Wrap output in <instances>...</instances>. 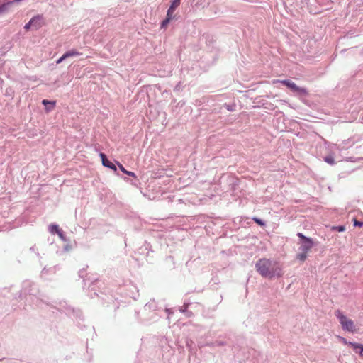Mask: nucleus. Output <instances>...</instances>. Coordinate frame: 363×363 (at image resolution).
I'll return each instance as SVG.
<instances>
[{
  "label": "nucleus",
  "instance_id": "f257e3e1",
  "mask_svg": "<svg viewBox=\"0 0 363 363\" xmlns=\"http://www.w3.org/2000/svg\"><path fill=\"white\" fill-rule=\"evenodd\" d=\"M255 269L262 277L270 279L283 275L281 266L274 259H259L255 264Z\"/></svg>",
  "mask_w": 363,
  "mask_h": 363
},
{
  "label": "nucleus",
  "instance_id": "f03ea898",
  "mask_svg": "<svg viewBox=\"0 0 363 363\" xmlns=\"http://www.w3.org/2000/svg\"><path fill=\"white\" fill-rule=\"evenodd\" d=\"M297 236L301 239L299 242L300 252L296 255V259L304 262L307 258V254L313 247L314 242L311 238L305 236L302 233H298Z\"/></svg>",
  "mask_w": 363,
  "mask_h": 363
},
{
  "label": "nucleus",
  "instance_id": "7ed1b4c3",
  "mask_svg": "<svg viewBox=\"0 0 363 363\" xmlns=\"http://www.w3.org/2000/svg\"><path fill=\"white\" fill-rule=\"evenodd\" d=\"M335 315L338 319L342 329L344 331L350 333H354L356 331V327L354 324V322L351 319L348 318L346 315H345L340 310L335 311Z\"/></svg>",
  "mask_w": 363,
  "mask_h": 363
},
{
  "label": "nucleus",
  "instance_id": "20e7f679",
  "mask_svg": "<svg viewBox=\"0 0 363 363\" xmlns=\"http://www.w3.org/2000/svg\"><path fill=\"white\" fill-rule=\"evenodd\" d=\"M280 82L286 86L293 92L298 93L301 95H306L308 94V91L305 88L298 86L294 82L289 79L281 80Z\"/></svg>",
  "mask_w": 363,
  "mask_h": 363
},
{
  "label": "nucleus",
  "instance_id": "39448f33",
  "mask_svg": "<svg viewBox=\"0 0 363 363\" xmlns=\"http://www.w3.org/2000/svg\"><path fill=\"white\" fill-rule=\"evenodd\" d=\"M99 156H100V158L101 160V162H102L103 166H104L106 167H108V168H109L111 169H113L114 171H116V165L108 160L106 155L104 153L101 152L99 154Z\"/></svg>",
  "mask_w": 363,
  "mask_h": 363
},
{
  "label": "nucleus",
  "instance_id": "423d86ee",
  "mask_svg": "<svg viewBox=\"0 0 363 363\" xmlns=\"http://www.w3.org/2000/svg\"><path fill=\"white\" fill-rule=\"evenodd\" d=\"M350 346L352 348L355 353L363 355V344L352 342L350 343Z\"/></svg>",
  "mask_w": 363,
  "mask_h": 363
},
{
  "label": "nucleus",
  "instance_id": "0eeeda50",
  "mask_svg": "<svg viewBox=\"0 0 363 363\" xmlns=\"http://www.w3.org/2000/svg\"><path fill=\"white\" fill-rule=\"evenodd\" d=\"M30 21H33L32 27L35 30H38L42 26V17L39 15L33 17Z\"/></svg>",
  "mask_w": 363,
  "mask_h": 363
},
{
  "label": "nucleus",
  "instance_id": "6e6552de",
  "mask_svg": "<svg viewBox=\"0 0 363 363\" xmlns=\"http://www.w3.org/2000/svg\"><path fill=\"white\" fill-rule=\"evenodd\" d=\"M180 1L181 0H173L172 1L170 6L167 12V16H174V11L176 9V8H177L178 6L179 5Z\"/></svg>",
  "mask_w": 363,
  "mask_h": 363
},
{
  "label": "nucleus",
  "instance_id": "1a4fd4ad",
  "mask_svg": "<svg viewBox=\"0 0 363 363\" xmlns=\"http://www.w3.org/2000/svg\"><path fill=\"white\" fill-rule=\"evenodd\" d=\"M21 1V0H12V1H8L6 4H3L0 5V14L8 10V8L9 6L15 4H18Z\"/></svg>",
  "mask_w": 363,
  "mask_h": 363
},
{
  "label": "nucleus",
  "instance_id": "9d476101",
  "mask_svg": "<svg viewBox=\"0 0 363 363\" xmlns=\"http://www.w3.org/2000/svg\"><path fill=\"white\" fill-rule=\"evenodd\" d=\"M65 55L67 57V58H69V57H71L79 56V55H81V53L79 52H78L77 50L72 49V50H70L67 51L66 52H65Z\"/></svg>",
  "mask_w": 363,
  "mask_h": 363
},
{
  "label": "nucleus",
  "instance_id": "9b49d317",
  "mask_svg": "<svg viewBox=\"0 0 363 363\" xmlns=\"http://www.w3.org/2000/svg\"><path fill=\"white\" fill-rule=\"evenodd\" d=\"M348 141H344L342 144H333L332 148L333 150H337L339 152H342L344 150H346V147L345 146V144H346Z\"/></svg>",
  "mask_w": 363,
  "mask_h": 363
},
{
  "label": "nucleus",
  "instance_id": "f8f14e48",
  "mask_svg": "<svg viewBox=\"0 0 363 363\" xmlns=\"http://www.w3.org/2000/svg\"><path fill=\"white\" fill-rule=\"evenodd\" d=\"M48 230L51 234L57 233L58 231L60 230L58 225H57V224H50L48 227Z\"/></svg>",
  "mask_w": 363,
  "mask_h": 363
},
{
  "label": "nucleus",
  "instance_id": "ddd939ff",
  "mask_svg": "<svg viewBox=\"0 0 363 363\" xmlns=\"http://www.w3.org/2000/svg\"><path fill=\"white\" fill-rule=\"evenodd\" d=\"M174 18V16H167L164 20H163L161 23V28H164L168 25L169 21Z\"/></svg>",
  "mask_w": 363,
  "mask_h": 363
},
{
  "label": "nucleus",
  "instance_id": "4468645a",
  "mask_svg": "<svg viewBox=\"0 0 363 363\" xmlns=\"http://www.w3.org/2000/svg\"><path fill=\"white\" fill-rule=\"evenodd\" d=\"M117 163H118V165L119 167V169L124 174H125L127 175H129V176H131V177H135V174L134 172L126 170L122 164H121L119 162H117Z\"/></svg>",
  "mask_w": 363,
  "mask_h": 363
},
{
  "label": "nucleus",
  "instance_id": "2eb2a0df",
  "mask_svg": "<svg viewBox=\"0 0 363 363\" xmlns=\"http://www.w3.org/2000/svg\"><path fill=\"white\" fill-rule=\"evenodd\" d=\"M42 104L43 105H45V106H48V104L51 105L50 108H47L48 111H50L52 108H54V106L55 105V101H48L47 99H44V100H43Z\"/></svg>",
  "mask_w": 363,
  "mask_h": 363
},
{
  "label": "nucleus",
  "instance_id": "dca6fc26",
  "mask_svg": "<svg viewBox=\"0 0 363 363\" xmlns=\"http://www.w3.org/2000/svg\"><path fill=\"white\" fill-rule=\"evenodd\" d=\"M324 161L330 165H334L335 164V159L331 155L325 157Z\"/></svg>",
  "mask_w": 363,
  "mask_h": 363
},
{
  "label": "nucleus",
  "instance_id": "f3484780",
  "mask_svg": "<svg viewBox=\"0 0 363 363\" xmlns=\"http://www.w3.org/2000/svg\"><path fill=\"white\" fill-rule=\"evenodd\" d=\"M145 310H155L156 306L155 301H151L145 305Z\"/></svg>",
  "mask_w": 363,
  "mask_h": 363
},
{
  "label": "nucleus",
  "instance_id": "a211bd4d",
  "mask_svg": "<svg viewBox=\"0 0 363 363\" xmlns=\"http://www.w3.org/2000/svg\"><path fill=\"white\" fill-rule=\"evenodd\" d=\"M31 286V283H30V281H25V282L23 283V294H25V295H26V294H31V293H30V291H28V290H27V289H26V288H27V286Z\"/></svg>",
  "mask_w": 363,
  "mask_h": 363
},
{
  "label": "nucleus",
  "instance_id": "6ab92c4d",
  "mask_svg": "<svg viewBox=\"0 0 363 363\" xmlns=\"http://www.w3.org/2000/svg\"><path fill=\"white\" fill-rule=\"evenodd\" d=\"M345 160L352 162H357L363 160V157H350L345 159Z\"/></svg>",
  "mask_w": 363,
  "mask_h": 363
},
{
  "label": "nucleus",
  "instance_id": "aec40b11",
  "mask_svg": "<svg viewBox=\"0 0 363 363\" xmlns=\"http://www.w3.org/2000/svg\"><path fill=\"white\" fill-rule=\"evenodd\" d=\"M337 338L338 340L344 345H349L350 346V343H351V342L350 341H347L345 337H341V336H337Z\"/></svg>",
  "mask_w": 363,
  "mask_h": 363
},
{
  "label": "nucleus",
  "instance_id": "412c9836",
  "mask_svg": "<svg viewBox=\"0 0 363 363\" xmlns=\"http://www.w3.org/2000/svg\"><path fill=\"white\" fill-rule=\"evenodd\" d=\"M189 307V303H184L183 306H182L180 308H179V311L181 313H186V311H187V308Z\"/></svg>",
  "mask_w": 363,
  "mask_h": 363
},
{
  "label": "nucleus",
  "instance_id": "4be33fe9",
  "mask_svg": "<svg viewBox=\"0 0 363 363\" xmlns=\"http://www.w3.org/2000/svg\"><path fill=\"white\" fill-rule=\"evenodd\" d=\"M333 229L337 230L338 232H344L346 228L345 225H338L334 227Z\"/></svg>",
  "mask_w": 363,
  "mask_h": 363
},
{
  "label": "nucleus",
  "instance_id": "5701e85b",
  "mask_svg": "<svg viewBox=\"0 0 363 363\" xmlns=\"http://www.w3.org/2000/svg\"><path fill=\"white\" fill-rule=\"evenodd\" d=\"M58 235V236L60 237V238L63 240V241H66V238H65V236L64 235V233L62 232V230H60V231H58V233H57Z\"/></svg>",
  "mask_w": 363,
  "mask_h": 363
},
{
  "label": "nucleus",
  "instance_id": "b1692460",
  "mask_svg": "<svg viewBox=\"0 0 363 363\" xmlns=\"http://www.w3.org/2000/svg\"><path fill=\"white\" fill-rule=\"evenodd\" d=\"M33 23V21H29L25 26L24 29L28 30L32 27V23Z\"/></svg>",
  "mask_w": 363,
  "mask_h": 363
},
{
  "label": "nucleus",
  "instance_id": "393cba45",
  "mask_svg": "<svg viewBox=\"0 0 363 363\" xmlns=\"http://www.w3.org/2000/svg\"><path fill=\"white\" fill-rule=\"evenodd\" d=\"M253 220L259 225H264V222L262 220L257 218H254Z\"/></svg>",
  "mask_w": 363,
  "mask_h": 363
},
{
  "label": "nucleus",
  "instance_id": "a878e982",
  "mask_svg": "<svg viewBox=\"0 0 363 363\" xmlns=\"http://www.w3.org/2000/svg\"><path fill=\"white\" fill-rule=\"evenodd\" d=\"M65 59H67V57L65 56V53L57 60L56 63L60 64L62 61H64Z\"/></svg>",
  "mask_w": 363,
  "mask_h": 363
},
{
  "label": "nucleus",
  "instance_id": "bb28decb",
  "mask_svg": "<svg viewBox=\"0 0 363 363\" xmlns=\"http://www.w3.org/2000/svg\"><path fill=\"white\" fill-rule=\"evenodd\" d=\"M354 226H358V227H362L363 226V222L354 220Z\"/></svg>",
  "mask_w": 363,
  "mask_h": 363
},
{
  "label": "nucleus",
  "instance_id": "cd10ccee",
  "mask_svg": "<svg viewBox=\"0 0 363 363\" xmlns=\"http://www.w3.org/2000/svg\"><path fill=\"white\" fill-rule=\"evenodd\" d=\"M234 107L235 106L226 105V108L230 111H234Z\"/></svg>",
  "mask_w": 363,
  "mask_h": 363
},
{
  "label": "nucleus",
  "instance_id": "c85d7f7f",
  "mask_svg": "<svg viewBox=\"0 0 363 363\" xmlns=\"http://www.w3.org/2000/svg\"><path fill=\"white\" fill-rule=\"evenodd\" d=\"M185 314H186V315L187 317H191V316H192V315H193L192 312H191V311H186V313H185Z\"/></svg>",
  "mask_w": 363,
  "mask_h": 363
},
{
  "label": "nucleus",
  "instance_id": "c756f323",
  "mask_svg": "<svg viewBox=\"0 0 363 363\" xmlns=\"http://www.w3.org/2000/svg\"><path fill=\"white\" fill-rule=\"evenodd\" d=\"M30 250L31 251H33V252H35V246L31 247L30 248Z\"/></svg>",
  "mask_w": 363,
  "mask_h": 363
},
{
  "label": "nucleus",
  "instance_id": "7c9ffc66",
  "mask_svg": "<svg viewBox=\"0 0 363 363\" xmlns=\"http://www.w3.org/2000/svg\"><path fill=\"white\" fill-rule=\"evenodd\" d=\"M166 311H167L169 314H170V313H172V312H171V310H170V309H168V308H167V309H166Z\"/></svg>",
  "mask_w": 363,
  "mask_h": 363
}]
</instances>
